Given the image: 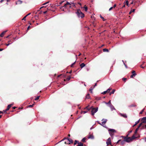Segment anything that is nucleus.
Masks as SVG:
<instances>
[{"mask_svg": "<svg viewBox=\"0 0 146 146\" xmlns=\"http://www.w3.org/2000/svg\"><path fill=\"white\" fill-rule=\"evenodd\" d=\"M135 137V135H133L131 137H129L128 138H125V141L127 142H129L131 141H132L133 140L138 137Z\"/></svg>", "mask_w": 146, "mask_h": 146, "instance_id": "obj_1", "label": "nucleus"}, {"mask_svg": "<svg viewBox=\"0 0 146 146\" xmlns=\"http://www.w3.org/2000/svg\"><path fill=\"white\" fill-rule=\"evenodd\" d=\"M90 97L89 94H88L86 96V98L89 99L90 98Z\"/></svg>", "mask_w": 146, "mask_h": 146, "instance_id": "obj_22", "label": "nucleus"}, {"mask_svg": "<svg viewBox=\"0 0 146 146\" xmlns=\"http://www.w3.org/2000/svg\"><path fill=\"white\" fill-rule=\"evenodd\" d=\"M141 121H142V123H146V117L142 118Z\"/></svg>", "mask_w": 146, "mask_h": 146, "instance_id": "obj_6", "label": "nucleus"}, {"mask_svg": "<svg viewBox=\"0 0 146 146\" xmlns=\"http://www.w3.org/2000/svg\"><path fill=\"white\" fill-rule=\"evenodd\" d=\"M124 65L125 66V67L126 68H127V65L125 64V63H124Z\"/></svg>", "mask_w": 146, "mask_h": 146, "instance_id": "obj_53", "label": "nucleus"}, {"mask_svg": "<svg viewBox=\"0 0 146 146\" xmlns=\"http://www.w3.org/2000/svg\"><path fill=\"white\" fill-rule=\"evenodd\" d=\"M109 106L110 107L111 111L115 110L114 106L112 104L109 105Z\"/></svg>", "mask_w": 146, "mask_h": 146, "instance_id": "obj_8", "label": "nucleus"}, {"mask_svg": "<svg viewBox=\"0 0 146 146\" xmlns=\"http://www.w3.org/2000/svg\"><path fill=\"white\" fill-rule=\"evenodd\" d=\"M85 109H88V110H89L90 109H88V106H87L86 107Z\"/></svg>", "mask_w": 146, "mask_h": 146, "instance_id": "obj_55", "label": "nucleus"}, {"mask_svg": "<svg viewBox=\"0 0 146 146\" xmlns=\"http://www.w3.org/2000/svg\"><path fill=\"white\" fill-rule=\"evenodd\" d=\"M139 120H138L137 121L135 122V124L133 126V127H134L135 125H136L139 122Z\"/></svg>", "mask_w": 146, "mask_h": 146, "instance_id": "obj_21", "label": "nucleus"}, {"mask_svg": "<svg viewBox=\"0 0 146 146\" xmlns=\"http://www.w3.org/2000/svg\"><path fill=\"white\" fill-rule=\"evenodd\" d=\"M132 132V131H129V133L127 135V136H128V135H129V134Z\"/></svg>", "mask_w": 146, "mask_h": 146, "instance_id": "obj_49", "label": "nucleus"}, {"mask_svg": "<svg viewBox=\"0 0 146 146\" xmlns=\"http://www.w3.org/2000/svg\"><path fill=\"white\" fill-rule=\"evenodd\" d=\"M106 144L108 145H109L111 144V141H107L106 142Z\"/></svg>", "mask_w": 146, "mask_h": 146, "instance_id": "obj_20", "label": "nucleus"}, {"mask_svg": "<svg viewBox=\"0 0 146 146\" xmlns=\"http://www.w3.org/2000/svg\"><path fill=\"white\" fill-rule=\"evenodd\" d=\"M84 8L85 11H87V10H88V7L87 6H86V5H85L84 7Z\"/></svg>", "mask_w": 146, "mask_h": 146, "instance_id": "obj_25", "label": "nucleus"}, {"mask_svg": "<svg viewBox=\"0 0 146 146\" xmlns=\"http://www.w3.org/2000/svg\"><path fill=\"white\" fill-rule=\"evenodd\" d=\"M107 121V119H103L102 120V122L101 124V125H103L105 124L106 123Z\"/></svg>", "mask_w": 146, "mask_h": 146, "instance_id": "obj_5", "label": "nucleus"}, {"mask_svg": "<svg viewBox=\"0 0 146 146\" xmlns=\"http://www.w3.org/2000/svg\"><path fill=\"white\" fill-rule=\"evenodd\" d=\"M107 141H111V138H108L107 139Z\"/></svg>", "mask_w": 146, "mask_h": 146, "instance_id": "obj_40", "label": "nucleus"}, {"mask_svg": "<svg viewBox=\"0 0 146 146\" xmlns=\"http://www.w3.org/2000/svg\"><path fill=\"white\" fill-rule=\"evenodd\" d=\"M87 112V111H82L81 112V113H86Z\"/></svg>", "mask_w": 146, "mask_h": 146, "instance_id": "obj_39", "label": "nucleus"}, {"mask_svg": "<svg viewBox=\"0 0 146 146\" xmlns=\"http://www.w3.org/2000/svg\"><path fill=\"white\" fill-rule=\"evenodd\" d=\"M47 12V11H44L43 12V13L44 14H45Z\"/></svg>", "mask_w": 146, "mask_h": 146, "instance_id": "obj_54", "label": "nucleus"}, {"mask_svg": "<svg viewBox=\"0 0 146 146\" xmlns=\"http://www.w3.org/2000/svg\"><path fill=\"white\" fill-rule=\"evenodd\" d=\"M34 105V104H33V105H30L28 106V107H33Z\"/></svg>", "mask_w": 146, "mask_h": 146, "instance_id": "obj_38", "label": "nucleus"}, {"mask_svg": "<svg viewBox=\"0 0 146 146\" xmlns=\"http://www.w3.org/2000/svg\"><path fill=\"white\" fill-rule=\"evenodd\" d=\"M141 68H144V67H143V66H141Z\"/></svg>", "mask_w": 146, "mask_h": 146, "instance_id": "obj_64", "label": "nucleus"}, {"mask_svg": "<svg viewBox=\"0 0 146 146\" xmlns=\"http://www.w3.org/2000/svg\"><path fill=\"white\" fill-rule=\"evenodd\" d=\"M126 5H127V6H128V5H129V4H128V1H127L126 2Z\"/></svg>", "mask_w": 146, "mask_h": 146, "instance_id": "obj_43", "label": "nucleus"}, {"mask_svg": "<svg viewBox=\"0 0 146 146\" xmlns=\"http://www.w3.org/2000/svg\"><path fill=\"white\" fill-rule=\"evenodd\" d=\"M136 74V73H134L131 75L130 77L131 78H133L134 76H135Z\"/></svg>", "mask_w": 146, "mask_h": 146, "instance_id": "obj_19", "label": "nucleus"}, {"mask_svg": "<svg viewBox=\"0 0 146 146\" xmlns=\"http://www.w3.org/2000/svg\"><path fill=\"white\" fill-rule=\"evenodd\" d=\"M88 139H94V137L92 135L90 134L88 135Z\"/></svg>", "mask_w": 146, "mask_h": 146, "instance_id": "obj_11", "label": "nucleus"}, {"mask_svg": "<svg viewBox=\"0 0 146 146\" xmlns=\"http://www.w3.org/2000/svg\"><path fill=\"white\" fill-rule=\"evenodd\" d=\"M3 50V49L0 48V51H2Z\"/></svg>", "mask_w": 146, "mask_h": 146, "instance_id": "obj_59", "label": "nucleus"}, {"mask_svg": "<svg viewBox=\"0 0 146 146\" xmlns=\"http://www.w3.org/2000/svg\"><path fill=\"white\" fill-rule=\"evenodd\" d=\"M125 141V139L124 140H123L121 141V143L122 144H123Z\"/></svg>", "mask_w": 146, "mask_h": 146, "instance_id": "obj_30", "label": "nucleus"}, {"mask_svg": "<svg viewBox=\"0 0 146 146\" xmlns=\"http://www.w3.org/2000/svg\"><path fill=\"white\" fill-rule=\"evenodd\" d=\"M135 106H136L135 105H133V104H132V105H130L129 106V107H135Z\"/></svg>", "mask_w": 146, "mask_h": 146, "instance_id": "obj_29", "label": "nucleus"}, {"mask_svg": "<svg viewBox=\"0 0 146 146\" xmlns=\"http://www.w3.org/2000/svg\"><path fill=\"white\" fill-rule=\"evenodd\" d=\"M22 2L21 1L18 0L17 2H16V4H21L22 3Z\"/></svg>", "mask_w": 146, "mask_h": 146, "instance_id": "obj_14", "label": "nucleus"}, {"mask_svg": "<svg viewBox=\"0 0 146 146\" xmlns=\"http://www.w3.org/2000/svg\"><path fill=\"white\" fill-rule=\"evenodd\" d=\"M108 131L109 132H111L112 133H114L116 132L115 130L113 129H110L108 130Z\"/></svg>", "mask_w": 146, "mask_h": 146, "instance_id": "obj_7", "label": "nucleus"}, {"mask_svg": "<svg viewBox=\"0 0 146 146\" xmlns=\"http://www.w3.org/2000/svg\"><path fill=\"white\" fill-rule=\"evenodd\" d=\"M96 85H97V84H96H96H95V85L94 86V88L95 86H96Z\"/></svg>", "mask_w": 146, "mask_h": 146, "instance_id": "obj_62", "label": "nucleus"}, {"mask_svg": "<svg viewBox=\"0 0 146 146\" xmlns=\"http://www.w3.org/2000/svg\"><path fill=\"white\" fill-rule=\"evenodd\" d=\"M100 17H101V18L102 19V20L103 21H105V20L104 18L101 15L100 16Z\"/></svg>", "mask_w": 146, "mask_h": 146, "instance_id": "obj_35", "label": "nucleus"}, {"mask_svg": "<svg viewBox=\"0 0 146 146\" xmlns=\"http://www.w3.org/2000/svg\"><path fill=\"white\" fill-rule=\"evenodd\" d=\"M126 80V78H122V80L125 81Z\"/></svg>", "mask_w": 146, "mask_h": 146, "instance_id": "obj_42", "label": "nucleus"}, {"mask_svg": "<svg viewBox=\"0 0 146 146\" xmlns=\"http://www.w3.org/2000/svg\"><path fill=\"white\" fill-rule=\"evenodd\" d=\"M132 73L133 74H134V73H135V71L134 70H133V71L132 72Z\"/></svg>", "mask_w": 146, "mask_h": 146, "instance_id": "obj_48", "label": "nucleus"}, {"mask_svg": "<svg viewBox=\"0 0 146 146\" xmlns=\"http://www.w3.org/2000/svg\"><path fill=\"white\" fill-rule=\"evenodd\" d=\"M85 65L84 63H82L80 64V66L81 68H82L84 67L85 66Z\"/></svg>", "mask_w": 146, "mask_h": 146, "instance_id": "obj_16", "label": "nucleus"}, {"mask_svg": "<svg viewBox=\"0 0 146 146\" xmlns=\"http://www.w3.org/2000/svg\"><path fill=\"white\" fill-rule=\"evenodd\" d=\"M107 92H108V90L105 91L104 92L102 93V94H105Z\"/></svg>", "mask_w": 146, "mask_h": 146, "instance_id": "obj_36", "label": "nucleus"}, {"mask_svg": "<svg viewBox=\"0 0 146 146\" xmlns=\"http://www.w3.org/2000/svg\"><path fill=\"white\" fill-rule=\"evenodd\" d=\"M61 1V2L60 3V5H61L64 1Z\"/></svg>", "mask_w": 146, "mask_h": 146, "instance_id": "obj_37", "label": "nucleus"}, {"mask_svg": "<svg viewBox=\"0 0 146 146\" xmlns=\"http://www.w3.org/2000/svg\"><path fill=\"white\" fill-rule=\"evenodd\" d=\"M86 139L85 137L84 138L82 139V141L83 142H86L85 140Z\"/></svg>", "mask_w": 146, "mask_h": 146, "instance_id": "obj_26", "label": "nucleus"}, {"mask_svg": "<svg viewBox=\"0 0 146 146\" xmlns=\"http://www.w3.org/2000/svg\"><path fill=\"white\" fill-rule=\"evenodd\" d=\"M93 89V88H92V87H91L89 89V91H90V92L92 93V90Z\"/></svg>", "mask_w": 146, "mask_h": 146, "instance_id": "obj_28", "label": "nucleus"}, {"mask_svg": "<svg viewBox=\"0 0 146 146\" xmlns=\"http://www.w3.org/2000/svg\"><path fill=\"white\" fill-rule=\"evenodd\" d=\"M116 4H114L113 5V8H115V7H116Z\"/></svg>", "mask_w": 146, "mask_h": 146, "instance_id": "obj_51", "label": "nucleus"}, {"mask_svg": "<svg viewBox=\"0 0 146 146\" xmlns=\"http://www.w3.org/2000/svg\"><path fill=\"white\" fill-rule=\"evenodd\" d=\"M4 0H1L0 1V3H1L3 2V1H4Z\"/></svg>", "mask_w": 146, "mask_h": 146, "instance_id": "obj_56", "label": "nucleus"}, {"mask_svg": "<svg viewBox=\"0 0 146 146\" xmlns=\"http://www.w3.org/2000/svg\"><path fill=\"white\" fill-rule=\"evenodd\" d=\"M111 90V89L109 88L108 89V90H108V92H110V90Z\"/></svg>", "mask_w": 146, "mask_h": 146, "instance_id": "obj_52", "label": "nucleus"}, {"mask_svg": "<svg viewBox=\"0 0 146 146\" xmlns=\"http://www.w3.org/2000/svg\"><path fill=\"white\" fill-rule=\"evenodd\" d=\"M115 90L114 89H113V90L112 92H111L110 93V95H111V94H113L115 92Z\"/></svg>", "mask_w": 146, "mask_h": 146, "instance_id": "obj_23", "label": "nucleus"}, {"mask_svg": "<svg viewBox=\"0 0 146 146\" xmlns=\"http://www.w3.org/2000/svg\"><path fill=\"white\" fill-rule=\"evenodd\" d=\"M76 13L78 17L79 18L81 17L82 18L84 17V14L81 12L80 9L78 10Z\"/></svg>", "mask_w": 146, "mask_h": 146, "instance_id": "obj_2", "label": "nucleus"}, {"mask_svg": "<svg viewBox=\"0 0 146 146\" xmlns=\"http://www.w3.org/2000/svg\"><path fill=\"white\" fill-rule=\"evenodd\" d=\"M16 108V107H13V109H15V108Z\"/></svg>", "mask_w": 146, "mask_h": 146, "instance_id": "obj_60", "label": "nucleus"}, {"mask_svg": "<svg viewBox=\"0 0 146 146\" xmlns=\"http://www.w3.org/2000/svg\"><path fill=\"white\" fill-rule=\"evenodd\" d=\"M7 32V31H5L2 32L1 34H0V37H3L4 35Z\"/></svg>", "mask_w": 146, "mask_h": 146, "instance_id": "obj_10", "label": "nucleus"}, {"mask_svg": "<svg viewBox=\"0 0 146 146\" xmlns=\"http://www.w3.org/2000/svg\"><path fill=\"white\" fill-rule=\"evenodd\" d=\"M113 8V7H111L109 9V11H111V10H112V9Z\"/></svg>", "mask_w": 146, "mask_h": 146, "instance_id": "obj_46", "label": "nucleus"}, {"mask_svg": "<svg viewBox=\"0 0 146 146\" xmlns=\"http://www.w3.org/2000/svg\"><path fill=\"white\" fill-rule=\"evenodd\" d=\"M70 79V77H69V78H68V80H69Z\"/></svg>", "mask_w": 146, "mask_h": 146, "instance_id": "obj_63", "label": "nucleus"}, {"mask_svg": "<svg viewBox=\"0 0 146 146\" xmlns=\"http://www.w3.org/2000/svg\"><path fill=\"white\" fill-rule=\"evenodd\" d=\"M86 70L87 71H88L89 70V68H87Z\"/></svg>", "mask_w": 146, "mask_h": 146, "instance_id": "obj_58", "label": "nucleus"}, {"mask_svg": "<svg viewBox=\"0 0 146 146\" xmlns=\"http://www.w3.org/2000/svg\"><path fill=\"white\" fill-rule=\"evenodd\" d=\"M135 9H134L132 10V12H134L135 11Z\"/></svg>", "mask_w": 146, "mask_h": 146, "instance_id": "obj_61", "label": "nucleus"}, {"mask_svg": "<svg viewBox=\"0 0 146 146\" xmlns=\"http://www.w3.org/2000/svg\"><path fill=\"white\" fill-rule=\"evenodd\" d=\"M75 63V62L74 63H73L71 65V67L73 66L74 65V64Z\"/></svg>", "mask_w": 146, "mask_h": 146, "instance_id": "obj_45", "label": "nucleus"}, {"mask_svg": "<svg viewBox=\"0 0 146 146\" xmlns=\"http://www.w3.org/2000/svg\"><path fill=\"white\" fill-rule=\"evenodd\" d=\"M78 143V141L77 140H75L74 141V145H75L77 143Z\"/></svg>", "mask_w": 146, "mask_h": 146, "instance_id": "obj_32", "label": "nucleus"}, {"mask_svg": "<svg viewBox=\"0 0 146 146\" xmlns=\"http://www.w3.org/2000/svg\"><path fill=\"white\" fill-rule=\"evenodd\" d=\"M67 5H66V3L65 4H64V6L63 7H66V6Z\"/></svg>", "mask_w": 146, "mask_h": 146, "instance_id": "obj_50", "label": "nucleus"}, {"mask_svg": "<svg viewBox=\"0 0 146 146\" xmlns=\"http://www.w3.org/2000/svg\"><path fill=\"white\" fill-rule=\"evenodd\" d=\"M12 105V104H10L8 105L7 108V110H9V108H11V106Z\"/></svg>", "mask_w": 146, "mask_h": 146, "instance_id": "obj_18", "label": "nucleus"}, {"mask_svg": "<svg viewBox=\"0 0 146 146\" xmlns=\"http://www.w3.org/2000/svg\"><path fill=\"white\" fill-rule=\"evenodd\" d=\"M109 134H110V136H111V137H112L113 135V133H112L111 132H109Z\"/></svg>", "mask_w": 146, "mask_h": 146, "instance_id": "obj_31", "label": "nucleus"}, {"mask_svg": "<svg viewBox=\"0 0 146 146\" xmlns=\"http://www.w3.org/2000/svg\"><path fill=\"white\" fill-rule=\"evenodd\" d=\"M142 123H140L139 124V125L138 126V127L137 128H139V127H141V126L142 125Z\"/></svg>", "mask_w": 146, "mask_h": 146, "instance_id": "obj_33", "label": "nucleus"}, {"mask_svg": "<svg viewBox=\"0 0 146 146\" xmlns=\"http://www.w3.org/2000/svg\"><path fill=\"white\" fill-rule=\"evenodd\" d=\"M8 42L9 43L8 44H6L5 45L7 46H8L10 44H11L13 42L11 41V40H9L8 41Z\"/></svg>", "mask_w": 146, "mask_h": 146, "instance_id": "obj_13", "label": "nucleus"}, {"mask_svg": "<svg viewBox=\"0 0 146 146\" xmlns=\"http://www.w3.org/2000/svg\"><path fill=\"white\" fill-rule=\"evenodd\" d=\"M105 103L106 104L108 105V106L109 105H110L111 104V100H110L107 103V102H105Z\"/></svg>", "mask_w": 146, "mask_h": 146, "instance_id": "obj_15", "label": "nucleus"}, {"mask_svg": "<svg viewBox=\"0 0 146 146\" xmlns=\"http://www.w3.org/2000/svg\"><path fill=\"white\" fill-rule=\"evenodd\" d=\"M8 110H7V109H6L5 110H3V111L5 112H6L7 111H8Z\"/></svg>", "mask_w": 146, "mask_h": 146, "instance_id": "obj_57", "label": "nucleus"}, {"mask_svg": "<svg viewBox=\"0 0 146 146\" xmlns=\"http://www.w3.org/2000/svg\"><path fill=\"white\" fill-rule=\"evenodd\" d=\"M98 108H93L92 109L91 111V114L92 115H94L95 113L96 112L98 111Z\"/></svg>", "mask_w": 146, "mask_h": 146, "instance_id": "obj_4", "label": "nucleus"}, {"mask_svg": "<svg viewBox=\"0 0 146 146\" xmlns=\"http://www.w3.org/2000/svg\"><path fill=\"white\" fill-rule=\"evenodd\" d=\"M77 146H84V145L81 142H78V145Z\"/></svg>", "mask_w": 146, "mask_h": 146, "instance_id": "obj_17", "label": "nucleus"}, {"mask_svg": "<svg viewBox=\"0 0 146 146\" xmlns=\"http://www.w3.org/2000/svg\"><path fill=\"white\" fill-rule=\"evenodd\" d=\"M120 115L121 116H122L126 118L127 117V116L125 114L120 113Z\"/></svg>", "mask_w": 146, "mask_h": 146, "instance_id": "obj_12", "label": "nucleus"}, {"mask_svg": "<svg viewBox=\"0 0 146 146\" xmlns=\"http://www.w3.org/2000/svg\"><path fill=\"white\" fill-rule=\"evenodd\" d=\"M144 110V109L143 110H142V111L140 112V113L141 114L143 112V111Z\"/></svg>", "mask_w": 146, "mask_h": 146, "instance_id": "obj_44", "label": "nucleus"}, {"mask_svg": "<svg viewBox=\"0 0 146 146\" xmlns=\"http://www.w3.org/2000/svg\"><path fill=\"white\" fill-rule=\"evenodd\" d=\"M39 96H37L36 98H35V100H38L39 99Z\"/></svg>", "mask_w": 146, "mask_h": 146, "instance_id": "obj_34", "label": "nucleus"}, {"mask_svg": "<svg viewBox=\"0 0 146 146\" xmlns=\"http://www.w3.org/2000/svg\"><path fill=\"white\" fill-rule=\"evenodd\" d=\"M65 143L66 144H70L73 143V141L71 139L68 138L66 139V141H65Z\"/></svg>", "mask_w": 146, "mask_h": 146, "instance_id": "obj_3", "label": "nucleus"}, {"mask_svg": "<svg viewBox=\"0 0 146 146\" xmlns=\"http://www.w3.org/2000/svg\"><path fill=\"white\" fill-rule=\"evenodd\" d=\"M139 128H137L136 129H135V133H134V134L133 135H135V137H136V136H137V132L139 129ZM139 137H140L139 136H138V137H139Z\"/></svg>", "mask_w": 146, "mask_h": 146, "instance_id": "obj_9", "label": "nucleus"}, {"mask_svg": "<svg viewBox=\"0 0 146 146\" xmlns=\"http://www.w3.org/2000/svg\"><path fill=\"white\" fill-rule=\"evenodd\" d=\"M103 51L104 52H108L109 50L108 49H107L106 48H104L103 49Z\"/></svg>", "mask_w": 146, "mask_h": 146, "instance_id": "obj_24", "label": "nucleus"}, {"mask_svg": "<svg viewBox=\"0 0 146 146\" xmlns=\"http://www.w3.org/2000/svg\"><path fill=\"white\" fill-rule=\"evenodd\" d=\"M70 4H69V5H71L72 6H74L75 5L74 3H72V2L70 3Z\"/></svg>", "mask_w": 146, "mask_h": 146, "instance_id": "obj_27", "label": "nucleus"}, {"mask_svg": "<svg viewBox=\"0 0 146 146\" xmlns=\"http://www.w3.org/2000/svg\"><path fill=\"white\" fill-rule=\"evenodd\" d=\"M27 17V16H25L23 19H22V20H25V19H26V17Z\"/></svg>", "mask_w": 146, "mask_h": 146, "instance_id": "obj_41", "label": "nucleus"}, {"mask_svg": "<svg viewBox=\"0 0 146 146\" xmlns=\"http://www.w3.org/2000/svg\"><path fill=\"white\" fill-rule=\"evenodd\" d=\"M66 4L67 5H69V4H70V3L67 1L66 2Z\"/></svg>", "mask_w": 146, "mask_h": 146, "instance_id": "obj_47", "label": "nucleus"}]
</instances>
